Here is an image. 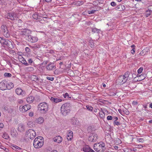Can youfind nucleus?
<instances>
[{"instance_id":"obj_52","label":"nucleus","mask_w":152,"mask_h":152,"mask_svg":"<svg viewBox=\"0 0 152 152\" xmlns=\"http://www.w3.org/2000/svg\"><path fill=\"white\" fill-rule=\"evenodd\" d=\"M96 10L88 11V13L89 14H94V12Z\"/></svg>"},{"instance_id":"obj_43","label":"nucleus","mask_w":152,"mask_h":152,"mask_svg":"<svg viewBox=\"0 0 152 152\" xmlns=\"http://www.w3.org/2000/svg\"><path fill=\"white\" fill-rule=\"evenodd\" d=\"M84 3V2L82 1H78L77 3V5H80L83 4Z\"/></svg>"},{"instance_id":"obj_26","label":"nucleus","mask_w":152,"mask_h":152,"mask_svg":"<svg viewBox=\"0 0 152 152\" xmlns=\"http://www.w3.org/2000/svg\"><path fill=\"white\" fill-rule=\"evenodd\" d=\"M72 123L73 125H78L79 124L78 121L77 119L74 118L72 119Z\"/></svg>"},{"instance_id":"obj_20","label":"nucleus","mask_w":152,"mask_h":152,"mask_svg":"<svg viewBox=\"0 0 152 152\" xmlns=\"http://www.w3.org/2000/svg\"><path fill=\"white\" fill-rule=\"evenodd\" d=\"M18 130L20 132H23L25 130L24 125L22 124H20L18 127Z\"/></svg>"},{"instance_id":"obj_25","label":"nucleus","mask_w":152,"mask_h":152,"mask_svg":"<svg viewBox=\"0 0 152 152\" xmlns=\"http://www.w3.org/2000/svg\"><path fill=\"white\" fill-rule=\"evenodd\" d=\"M131 74V73L129 71H127L125 73L124 75H123V76H124L125 78L126 79V80H127L129 76Z\"/></svg>"},{"instance_id":"obj_21","label":"nucleus","mask_w":152,"mask_h":152,"mask_svg":"<svg viewBox=\"0 0 152 152\" xmlns=\"http://www.w3.org/2000/svg\"><path fill=\"white\" fill-rule=\"evenodd\" d=\"M34 99V97L32 96H30L27 98L26 99V101L29 103H31L33 102Z\"/></svg>"},{"instance_id":"obj_40","label":"nucleus","mask_w":152,"mask_h":152,"mask_svg":"<svg viewBox=\"0 0 152 152\" xmlns=\"http://www.w3.org/2000/svg\"><path fill=\"white\" fill-rule=\"evenodd\" d=\"M99 115L101 118H103L104 116V113L103 112L100 113Z\"/></svg>"},{"instance_id":"obj_32","label":"nucleus","mask_w":152,"mask_h":152,"mask_svg":"<svg viewBox=\"0 0 152 152\" xmlns=\"http://www.w3.org/2000/svg\"><path fill=\"white\" fill-rule=\"evenodd\" d=\"M148 10L146 11V12H152V5H150L148 7Z\"/></svg>"},{"instance_id":"obj_24","label":"nucleus","mask_w":152,"mask_h":152,"mask_svg":"<svg viewBox=\"0 0 152 152\" xmlns=\"http://www.w3.org/2000/svg\"><path fill=\"white\" fill-rule=\"evenodd\" d=\"M148 49H144L142 50L140 53V54L141 56H144L146 54V53L148 52Z\"/></svg>"},{"instance_id":"obj_44","label":"nucleus","mask_w":152,"mask_h":152,"mask_svg":"<svg viewBox=\"0 0 152 152\" xmlns=\"http://www.w3.org/2000/svg\"><path fill=\"white\" fill-rule=\"evenodd\" d=\"M62 101V100L61 99H59L58 98H56V102H55V103H57L60 102H61Z\"/></svg>"},{"instance_id":"obj_50","label":"nucleus","mask_w":152,"mask_h":152,"mask_svg":"<svg viewBox=\"0 0 152 152\" xmlns=\"http://www.w3.org/2000/svg\"><path fill=\"white\" fill-rule=\"evenodd\" d=\"M116 95V93H114V92H111L110 93L109 95L110 96H115Z\"/></svg>"},{"instance_id":"obj_51","label":"nucleus","mask_w":152,"mask_h":152,"mask_svg":"<svg viewBox=\"0 0 152 152\" xmlns=\"http://www.w3.org/2000/svg\"><path fill=\"white\" fill-rule=\"evenodd\" d=\"M4 35L6 37H8L10 36V34L8 33V32L7 33H3Z\"/></svg>"},{"instance_id":"obj_36","label":"nucleus","mask_w":152,"mask_h":152,"mask_svg":"<svg viewBox=\"0 0 152 152\" xmlns=\"http://www.w3.org/2000/svg\"><path fill=\"white\" fill-rule=\"evenodd\" d=\"M4 76L6 77H11L12 76L11 74L10 73L6 72L4 74Z\"/></svg>"},{"instance_id":"obj_5","label":"nucleus","mask_w":152,"mask_h":152,"mask_svg":"<svg viewBox=\"0 0 152 152\" xmlns=\"http://www.w3.org/2000/svg\"><path fill=\"white\" fill-rule=\"evenodd\" d=\"M26 134L28 135V137L31 139H33L36 136V132L33 130L29 129L27 131L26 133Z\"/></svg>"},{"instance_id":"obj_14","label":"nucleus","mask_w":152,"mask_h":152,"mask_svg":"<svg viewBox=\"0 0 152 152\" xmlns=\"http://www.w3.org/2000/svg\"><path fill=\"white\" fill-rule=\"evenodd\" d=\"M15 15L14 13H10L7 14V18L8 19H10L12 20H13L15 19L14 17Z\"/></svg>"},{"instance_id":"obj_31","label":"nucleus","mask_w":152,"mask_h":152,"mask_svg":"<svg viewBox=\"0 0 152 152\" xmlns=\"http://www.w3.org/2000/svg\"><path fill=\"white\" fill-rule=\"evenodd\" d=\"M26 70L28 72H31L34 70L33 67H28L26 68Z\"/></svg>"},{"instance_id":"obj_27","label":"nucleus","mask_w":152,"mask_h":152,"mask_svg":"<svg viewBox=\"0 0 152 152\" xmlns=\"http://www.w3.org/2000/svg\"><path fill=\"white\" fill-rule=\"evenodd\" d=\"M31 40H30V42H36L38 40L37 37H32Z\"/></svg>"},{"instance_id":"obj_49","label":"nucleus","mask_w":152,"mask_h":152,"mask_svg":"<svg viewBox=\"0 0 152 152\" xmlns=\"http://www.w3.org/2000/svg\"><path fill=\"white\" fill-rule=\"evenodd\" d=\"M140 77H141V79L140 80H142L144 79L145 78V77L143 75H141L139 76Z\"/></svg>"},{"instance_id":"obj_45","label":"nucleus","mask_w":152,"mask_h":152,"mask_svg":"<svg viewBox=\"0 0 152 152\" xmlns=\"http://www.w3.org/2000/svg\"><path fill=\"white\" fill-rule=\"evenodd\" d=\"M114 125H116L117 126H119L121 125V123H120L119 122L116 121H114Z\"/></svg>"},{"instance_id":"obj_64","label":"nucleus","mask_w":152,"mask_h":152,"mask_svg":"<svg viewBox=\"0 0 152 152\" xmlns=\"http://www.w3.org/2000/svg\"><path fill=\"white\" fill-rule=\"evenodd\" d=\"M29 115L30 116H32L34 115V113H33L30 112L29 113Z\"/></svg>"},{"instance_id":"obj_42","label":"nucleus","mask_w":152,"mask_h":152,"mask_svg":"<svg viewBox=\"0 0 152 152\" xmlns=\"http://www.w3.org/2000/svg\"><path fill=\"white\" fill-rule=\"evenodd\" d=\"M63 96L64 98H66L67 96L68 97V98H70V97L69 96V95L67 93H66L65 94H63Z\"/></svg>"},{"instance_id":"obj_8","label":"nucleus","mask_w":152,"mask_h":152,"mask_svg":"<svg viewBox=\"0 0 152 152\" xmlns=\"http://www.w3.org/2000/svg\"><path fill=\"white\" fill-rule=\"evenodd\" d=\"M98 138V136L96 134H92L89 137L88 140L90 142L95 141Z\"/></svg>"},{"instance_id":"obj_47","label":"nucleus","mask_w":152,"mask_h":152,"mask_svg":"<svg viewBox=\"0 0 152 152\" xmlns=\"http://www.w3.org/2000/svg\"><path fill=\"white\" fill-rule=\"evenodd\" d=\"M113 118V117L109 115L107 117V119L108 120H111Z\"/></svg>"},{"instance_id":"obj_56","label":"nucleus","mask_w":152,"mask_h":152,"mask_svg":"<svg viewBox=\"0 0 152 152\" xmlns=\"http://www.w3.org/2000/svg\"><path fill=\"white\" fill-rule=\"evenodd\" d=\"M116 140L117 141V142H118V144H120L121 142V140L118 138H116Z\"/></svg>"},{"instance_id":"obj_62","label":"nucleus","mask_w":152,"mask_h":152,"mask_svg":"<svg viewBox=\"0 0 152 152\" xmlns=\"http://www.w3.org/2000/svg\"><path fill=\"white\" fill-rule=\"evenodd\" d=\"M91 24V23L89 21L87 22H86V23L85 24L87 26H89Z\"/></svg>"},{"instance_id":"obj_7","label":"nucleus","mask_w":152,"mask_h":152,"mask_svg":"<svg viewBox=\"0 0 152 152\" xmlns=\"http://www.w3.org/2000/svg\"><path fill=\"white\" fill-rule=\"evenodd\" d=\"M6 83H7V81L5 80L2 81L0 83V89L3 91L7 89Z\"/></svg>"},{"instance_id":"obj_1","label":"nucleus","mask_w":152,"mask_h":152,"mask_svg":"<svg viewBox=\"0 0 152 152\" xmlns=\"http://www.w3.org/2000/svg\"><path fill=\"white\" fill-rule=\"evenodd\" d=\"M93 148L97 152H104L106 149L105 144L103 142L95 143L94 145Z\"/></svg>"},{"instance_id":"obj_23","label":"nucleus","mask_w":152,"mask_h":152,"mask_svg":"<svg viewBox=\"0 0 152 152\" xmlns=\"http://www.w3.org/2000/svg\"><path fill=\"white\" fill-rule=\"evenodd\" d=\"M1 29L3 31V33H7L8 32L7 27L5 25H3L1 26Z\"/></svg>"},{"instance_id":"obj_6","label":"nucleus","mask_w":152,"mask_h":152,"mask_svg":"<svg viewBox=\"0 0 152 152\" xmlns=\"http://www.w3.org/2000/svg\"><path fill=\"white\" fill-rule=\"evenodd\" d=\"M3 45H5L9 48H12V42L8 39L4 38L1 43Z\"/></svg>"},{"instance_id":"obj_3","label":"nucleus","mask_w":152,"mask_h":152,"mask_svg":"<svg viewBox=\"0 0 152 152\" xmlns=\"http://www.w3.org/2000/svg\"><path fill=\"white\" fill-rule=\"evenodd\" d=\"M48 105L46 102L40 103L38 106V110L42 113L45 114L48 110Z\"/></svg>"},{"instance_id":"obj_4","label":"nucleus","mask_w":152,"mask_h":152,"mask_svg":"<svg viewBox=\"0 0 152 152\" xmlns=\"http://www.w3.org/2000/svg\"><path fill=\"white\" fill-rule=\"evenodd\" d=\"M43 137H38L34 139L33 145L34 147L36 148H39L41 147L43 145V140L42 139Z\"/></svg>"},{"instance_id":"obj_28","label":"nucleus","mask_w":152,"mask_h":152,"mask_svg":"<svg viewBox=\"0 0 152 152\" xmlns=\"http://www.w3.org/2000/svg\"><path fill=\"white\" fill-rule=\"evenodd\" d=\"M11 146L12 149L15 151H18V150H20L21 149L20 147L15 145H13Z\"/></svg>"},{"instance_id":"obj_41","label":"nucleus","mask_w":152,"mask_h":152,"mask_svg":"<svg viewBox=\"0 0 152 152\" xmlns=\"http://www.w3.org/2000/svg\"><path fill=\"white\" fill-rule=\"evenodd\" d=\"M143 70V68L140 67L139 68L137 71V72L138 74H140Z\"/></svg>"},{"instance_id":"obj_57","label":"nucleus","mask_w":152,"mask_h":152,"mask_svg":"<svg viewBox=\"0 0 152 152\" xmlns=\"http://www.w3.org/2000/svg\"><path fill=\"white\" fill-rule=\"evenodd\" d=\"M25 50L27 52H29L30 51V50L28 47H26L25 48Z\"/></svg>"},{"instance_id":"obj_13","label":"nucleus","mask_w":152,"mask_h":152,"mask_svg":"<svg viewBox=\"0 0 152 152\" xmlns=\"http://www.w3.org/2000/svg\"><path fill=\"white\" fill-rule=\"evenodd\" d=\"M73 134L72 131L69 130L67 134V139L68 140H71L73 138Z\"/></svg>"},{"instance_id":"obj_46","label":"nucleus","mask_w":152,"mask_h":152,"mask_svg":"<svg viewBox=\"0 0 152 152\" xmlns=\"http://www.w3.org/2000/svg\"><path fill=\"white\" fill-rule=\"evenodd\" d=\"M137 140L139 142H142L144 141L143 139L142 138H137Z\"/></svg>"},{"instance_id":"obj_33","label":"nucleus","mask_w":152,"mask_h":152,"mask_svg":"<svg viewBox=\"0 0 152 152\" xmlns=\"http://www.w3.org/2000/svg\"><path fill=\"white\" fill-rule=\"evenodd\" d=\"M89 44L91 48H93L94 46V43L93 42V40H89Z\"/></svg>"},{"instance_id":"obj_9","label":"nucleus","mask_w":152,"mask_h":152,"mask_svg":"<svg viewBox=\"0 0 152 152\" xmlns=\"http://www.w3.org/2000/svg\"><path fill=\"white\" fill-rule=\"evenodd\" d=\"M21 34L23 36V37H26L31 33V31L28 29H24L21 31Z\"/></svg>"},{"instance_id":"obj_17","label":"nucleus","mask_w":152,"mask_h":152,"mask_svg":"<svg viewBox=\"0 0 152 152\" xmlns=\"http://www.w3.org/2000/svg\"><path fill=\"white\" fill-rule=\"evenodd\" d=\"M125 9V7L124 5L120 4L118 5L116 8V10L119 11H122L124 10Z\"/></svg>"},{"instance_id":"obj_11","label":"nucleus","mask_w":152,"mask_h":152,"mask_svg":"<svg viewBox=\"0 0 152 152\" xmlns=\"http://www.w3.org/2000/svg\"><path fill=\"white\" fill-rule=\"evenodd\" d=\"M117 80L120 84H122L125 83L127 80L125 78L124 76L121 75L119 76Z\"/></svg>"},{"instance_id":"obj_29","label":"nucleus","mask_w":152,"mask_h":152,"mask_svg":"<svg viewBox=\"0 0 152 152\" xmlns=\"http://www.w3.org/2000/svg\"><path fill=\"white\" fill-rule=\"evenodd\" d=\"M2 137L5 139L7 140L9 138V137L7 134L4 132L2 136Z\"/></svg>"},{"instance_id":"obj_53","label":"nucleus","mask_w":152,"mask_h":152,"mask_svg":"<svg viewBox=\"0 0 152 152\" xmlns=\"http://www.w3.org/2000/svg\"><path fill=\"white\" fill-rule=\"evenodd\" d=\"M32 36L30 35H28V36H27V37H28V41L29 42H30V40H31V38L32 37Z\"/></svg>"},{"instance_id":"obj_54","label":"nucleus","mask_w":152,"mask_h":152,"mask_svg":"<svg viewBox=\"0 0 152 152\" xmlns=\"http://www.w3.org/2000/svg\"><path fill=\"white\" fill-rule=\"evenodd\" d=\"M28 63L30 64H31L33 62V61L31 58H29L28 60Z\"/></svg>"},{"instance_id":"obj_16","label":"nucleus","mask_w":152,"mask_h":152,"mask_svg":"<svg viewBox=\"0 0 152 152\" xmlns=\"http://www.w3.org/2000/svg\"><path fill=\"white\" fill-rule=\"evenodd\" d=\"M53 140L55 142H57L58 143H59L62 142V139L61 136H58L54 137Z\"/></svg>"},{"instance_id":"obj_34","label":"nucleus","mask_w":152,"mask_h":152,"mask_svg":"<svg viewBox=\"0 0 152 152\" xmlns=\"http://www.w3.org/2000/svg\"><path fill=\"white\" fill-rule=\"evenodd\" d=\"M21 63L25 65H28V63L26 61L24 58H23V59L21 60Z\"/></svg>"},{"instance_id":"obj_60","label":"nucleus","mask_w":152,"mask_h":152,"mask_svg":"<svg viewBox=\"0 0 152 152\" xmlns=\"http://www.w3.org/2000/svg\"><path fill=\"white\" fill-rule=\"evenodd\" d=\"M132 104L134 105H136L138 103L137 101H133L132 103Z\"/></svg>"},{"instance_id":"obj_59","label":"nucleus","mask_w":152,"mask_h":152,"mask_svg":"<svg viewBox=\"0 0 152 152\" xmlns=\"http://www.w3.org/2000/svg\"><path fill=\"white\" fill-rule=\"evenodd\" d=\"M4 125L2 123H0V130L3 127Z\"/></svg>"},{"instance_id":"obj_38","label":"nucleus","mask_w":152,"mask_h":152,"mask_svg":"<svg viewBox=\"0 0 152 152\" xmlns=\"http://www.w3.org/2000/svg\"><path fill=\"white\" fill-rule=\"evenodd\" d=\"M38 16L37 15V14H34L33 15V18L34 19L36 20H38Z\"/></svg>"},{"instance_id":"obj_39","label":"nucleus","mask_w":152,"mask_h":152,"mask_svg":"<svg viewBox=\"0 0 152 152\" xmlns=\"http://www.w3.org/2000/svg\"><path fill=\"white\" fill-rule=\"evenodd\" d=\"M46 78L48 80L50 81H53L54 79V77H47Z\"/></svg>"},{"instance_id":"obj_2","label":"nucleus","mask_w":152,"mask_h":152,"mask_svg":"<svg viewBox=\"0 0 152 152\" xmlns=\"http://www.w3.org/2000/svg\"><path fill=\"white\" fill-rule=\"evenodd\" d=\"M70 104L66 103L64 104L61 107V113L64 116L66 115L69 113L71 110Z\"/></svg>"},{"instance_id":"obj_15","label":"nucleus","mask_w":152,"mask_h":152,"mask_svg":"<svg viewBox=\"0 0 152 152\" xmlns=\"http://www.w3.org/2000/svg\"><path fill=\"white\" fill-rule=\"evenodd\" d=\"M31 107V106L29 104L25 105L22 107V108H23L22 111L23 112H25L28 110L30 109Z\"/></svg>"},{"instance_id":"obj_22","label":"nucleus","mask_w":152,"mask_h":152,"mask_svg":"<svg viewBox=\"0 0 152 152\" xmlns=\"http://www.w3.org/2000/svg\"><path fill=\"white\" fill-rule=\"evenodd\" d=\"M91 31L92 32L98 34L101 31V30L100 29H97L96 28H92Z\"/></svg>"},{"instance_id":"obj_18","label":"nucleus","mask_w":152,"mask_h":152,"mask_svg":"<svg viewBox=\"0 0 152 152\" xmlns=\"http://www.w3.org/2000/svg\"><path fill=\"white\" fill-rule=\"evenodd\" d=\"M6 86H7V89H10L14 87V84L12 82L6 83Z\"/></svg>"},{"instance_id":"obj_55","label":"nucleus","mask_w":152,"mask_h":152,"mask_svg":"<svg viewBox=\"0 0 152 152\" xmlns=\"http://www.w3.org/2000/svg\"><path fill=\"white\" fill-rule=\"evenodd\" d=\"M110 4H111V5L113 7L115 6L116 5V3L115 2H113V1Z\"/></svg>"},{"instance_id":"obj_48","label":"nucleus","mask_w":152,"mask_h":152,"mask_svg":"<svg viewBox=\"0 0 152 152\" xmlns=\"http://www.w3.org/2000/svg\"><path fill=\"white\" fill-rule=\"evenodd\" d=\"M56 98L53 97H51L50 99L53 102L55 103V102H56Z\"/></svg>"},{"instance_id":"obj_63","label":"nucleus","mask_w":152,"mask_h":152,"mask_svg":"<svg viewBox=\"0 0 152 152\" xmlns=\"http://www.w3.org/2000/svg\"><path fill=\"white\" fill-rule=\"evenodd\" d=\"M137 146V148H141L143 147L142 145H138Z\"/></svg>"},{"instance_id":"obj_12","label":"nucleus","mask_w":152,"mask_h":152,"mask_svg":"<svg viewBox=\"0 0 152 152\" xmlns=\"http://www.w3.org/2000/svg\"><path fill=\"white\" fill-rule=\"evenodd\" d=\"M15 91L16 94L18 95L24 96L25 94V92L23 91L21 88H16Z\"/></svg>"},{"instance_id":"obj_58","label":"nucleus","mask_w":152,"mask_h":152,"mask_svg":"<svg viewBox=\"0 0 152 152\" xmlns=\"http://www.w3.org/2000/svg\"><path fill=\"white\" fill-rule=\"evenodd\" d=\"M113 120L114 121H116L118 120V118L117 117H114L113 118Z\"/></svg>"},{"instance_id":"obj_61","label":"nucleus","mask_w":152,"mask_h":152,"mask_svg":"<svg viewBox=\"0 0 152 152\" xmlns=\"http://www.w3.org/2000/svg\"><path fill=\"white\" fill-rule=\"evenodd\" d=\"M134 49L135 48H133L132 49V50H131V53L132 54H134L135 53V51H134Z\"/></svg>"},{"instance_id":"obj_30","label":"nucleus","mask_w":152,"mask_h":152,"mask_svg":"<svg viewBox=\"0 0 152 152\" xmlns=\"http://www.w3.org/2000/svg\"><path fill=\"white\" fill-rule=\"evenodd\" d=\"M38 123L39 124L42 123L44 121V119L42 117H39L37 119Z\"/></svg>"},{"instance_id":"obj_19","label":"nucleus","mask_w":152,"mask_h":152,"mask_svg":"<svg viewBox=\"0 0 152 152\" xmlns=\"http://www.w3.org/2000/svg\"><path fill=\"white\" fill-rule=\"evenodd\" d=\"M30 78L32 80L35 81L36 83H37L39 81V78L36 75H31Z\"/></svg>"},{"instance_id":"obj_35","label":"nucleus","mask_w":152,"mask_h":152,"mask_svg":"<svg viewBox=\"0 0 152 152\" xmlns=\"http://www.w3.org/2000/svg\"><path fill=\"white\" fill-rule=\"evenodd\" d=\"M86 107L88 110L90 111H92L93 110V108L91 106H90L89 105H86Z\"/></svg>"},{"instance_id":"obj_37","label":"nucleus","mask_w":152,"mask_h":152,"mask_svg":"<svg viewBox=\"0 0 152 152\" xmlns=\"http://www.w3.org/2000/svg\"><path fill=\"white\" fill-rule=\"evenodd\" d=\"M124 113L126 115H129V111L126 109H125L123 111Z\"/></svg>"},{"instance_id":"obj_10","label":"nucleus","mask_w":152,"mask_h":152,"mask_svg":"<svg viewBox=\"0 0 152 152\" xmlns=\"http://www.w3.org/2000/svg\"><path fill=\"white\" fill-rule=\"evenodd\" d=\"M56 66L54 63L50 62L46 66L47 69L48 70H52L56 68Z\"/></svg>"}]
</instances>
